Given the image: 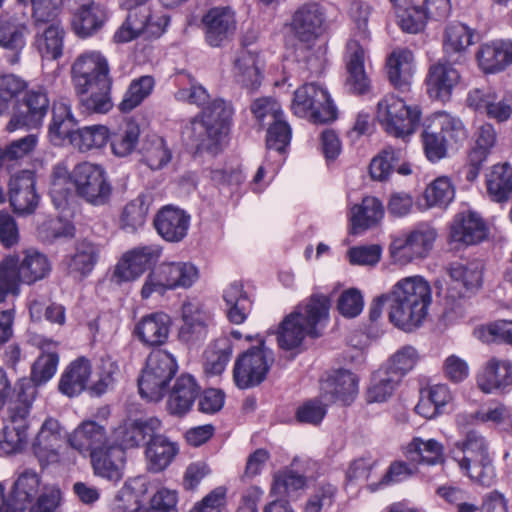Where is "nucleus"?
I'll return each instance as SVG.
<instances>
[{"label": "nucleus", "mask_w": 512, "mask_h": 512, "mask_svg": "<svg viewBox=\"0 0 512 512\" xmlns=\"http://www.w3.org/2000/svg\"><path fill=\"white\" fill-rule=\"evenodd\" d=\"M437 232L428 225H419L415 229L393 238L389 254L395 264L404 266L425 259L433 248Z\"/></svg>", "instance_id": "nucleus-10"}, {"label": "nucleus", "mask_w": 512, "mask_h": 512, "mask_svg": "<svg viewBox=\"0 0 512 512\" xmlns=\"http://www.w3.org/2000/svg\"><path fill=\"white\" fill-rule=\"evenodd\" d=\"M232 115L233 108L229 102L215 99L191 120L183 133L197 149L217 152L225 142Z\"/></svg>", "instance_id": "nucleus-3"}, {"label": "nucleus", "mask_w": 512, "mask_h": 512, "mask_svg": "<svg viewBox=\"0 0 512 512\" xmlns=\"http://www.w3.org/2000/svg\"><path fill=\"white\" fill-rule=\"evenodd\" d=\"M421 111L418 106H409L394 94L385 95L377 104V119L383 129L396 138H406L419 125Z\"/></svg>", "instance_id": "nucleus-6"}, {"label": "nucleus", "mask_w": 512, "mask_h": 512, "mask_svg": "<svg viewBox=\"0 0 512 512\" xmlns=\"http://www.w3.org/2000/svg\"><path fill=\"white\" fill-rule=\"evenodd\" d=\"M434 126L440 131L438 133L450 144V146H457L462 144L468 137L466 128L462 121L445 112H437L434 116Z\"/></svg>", "instance_id": "nucleus-58"}, {"label": "nucleus", "mask_w": 512, "mask_h": 512, "mask_svg": "<svg viewBox=\"0 0 512 512\" xmlns=\"http://www.w3.org/2000/svg\"><path fill=\"white\" fill-rule=\"evenodd\" d=\"M37 395V388L27 379L19 382L17 399L8 409V424L29 430V416L33 402Z\"/></svg>", "instance_id": "nucleus-41"}, {"label": "nucleus", "mask_w": 512, "mask_h": 512, "mask_svg": "<svg viewBox=\"0 0 512 512\" xmlns=\"http://www.w3.org/2000/svg\"><path fill=\"white\" fill-rule=\"evenodd\" d=\"M25 111L15 114L7 125L9 131L35 129L41 126L49 107V99L43 88L29 90L24 98Z\"/></svg>", "instance_id": "nucleus-19"}, {"label": "nucleus", "mask_w": 512, "mask_h": 512, "mask_svg": "<svg viewBox=\"0 0 512 512\" xmlns=\"http://www.w3.org/2000/svg\"><path fill=\"white\" fill-rule=\"evenodd\" d=\"M404 154L402 149L391 146L385 148L370 163L369 171L372 179L387 180L394 167L404 158Z\"/></svg>", "instance_id": "nucleus-60"}, {"label": "nucleus", "mask_w": 512, "mask_h": 512, "mask_svg": "<svg viewBox=\"0 0 512 512\" xmlns=\"http://www.w3.org/2000/svg\"><path fill=\"white\" fill-rule=\"evenodd\" d=\"M92 367L84 357L72 361L64 370L59 380V391L68 396L74 397L85 390L91 377Z\"/></svg>", "instance_id": "nucleus-42"}, {"label": "nucleus", "mask_w": 512, "mask_h": 512, "mask_svg": "<svg viewBox=\"0 0 512 512\" xmlns=\"http://www.w3.org/2000/svg\"><path fill=\"white\" fill-rule=\"evenodd\" d=\"M497 141V134L491 124L481 125L475 134V146L469 153V162L477 168H481L491 153Z\"/></svg>", "instance_id": "nucleus-57"}, {"label": "nucleus", "mask_w": 512, "mask_h": 512, "mask_svg": "<svg viewBox=\"0 0 512 512\" xmlns=\"http://www.w3.org/2000/svg\"><path fill=\"white\" fill-rule=\"evenodd\" d=\"M223 299L227 306V316L234 324H241L245 321L250 308L251 301L243 291L242 284L231 283L223 292Z\"/></svg>", "instance_id": "nucleus-51"}, {"label": "nucleus", "mask_w": 512, "mask_h": 512, "mask_svg": "<svg viewBox=\"0 0 512 512\" xmlns=\"http://www.w3.org/2000/svg\"><path fill=\"white\" fill-rule=\"evenodd\" d=\"M384 216L381 201L373 196L364 197L360 204L354 205L349 214L351 232L359 234L376 226Z\"/></svg>", "instance_id": "nucleus-40"}, {"label": "nucleus", "mask_w": 512, "mask_h": 512, "mask_svg": "<svg viewBox=\"0 0 512 512\" xmlns=\"http://www.w3.org/2000/svg\"><path fill=\"white\" fill-rule=\"evenodd\" d=\"M170 317L163 312H156L142 317L134 328L138 339L149 346L162 345L169 336Z\"/></svg>", "instance_id": "nucleus-33"}, {"label": "nucleus", "mask_w": 512, "mask_h": 512, "mask_svg": "<svg viewBox=\"0 0 512 512\" xmlns=\"http://www.w3.org/2000/svg\"><path fill=\"white\" fill-rule=\"evenodd\" d=\"M233 75L238 84L253 91L261 85L260 60L256 51L243 48L234 60Z\"/></svg>", "instance_id": "nucleus-37"}, {"label": "nucleus", "mask_w": 512, "mask_h": 512, "mask_svg": "<svg viewBox=\"0 0 512 512\" xmlns=\"http://www.w3.org/2000/svg\"><path fill=\"white\" fill-rule=\"evenodd\" d=\"M9 201L18 215H30L38 207L40 196L36 191L34 173L22 171L11 177L9 181Z\"/></svg>", "instance_id": "nucleus-17"}, {"label": "nucleus", "mask_w": 512, "mask_h": 512, "mask_svg": "<svg viewBox=\"0 0 512 512\" xmlns=\"http://www.w3.org/2000/svg\"><path fill=\"white\" fill-rule=\"evenodd\" d=\"M152 199L147 194H140L129 201L122 209L119 226L127 233H135L146 222Z\"/></svg>", "instance_id": "nucleus-47"}, {"label": "nucleus", "mask_w": 512, "mask_h": 512, "mask_svg": "<svg viewBox=\"0 0 512 512\" xmlns=\"http://www.w3.org/2000/svg\"><path fill=\"white\" fill-rule=\"evenodd\" d=\"M63 439L62 428L57 420L49 418L42 424L33 443L34 454L42 466L58 461Z\"/></svg>", "instance_id": "nucleus-23"}, {"label": "nucleus", "mask_w": 512, "mask_h": 512, "mask_svg": "<svg viewBox=\"0 0 512 512\" xmlns=\"http://www.w3.org/2000/svg\"><path fill=\"white\" fill-rule=\"evenodd\" d=\"M358 392V379L348 370H338L321 383L320 397L327 403L350 404Z\"/></svg>", "instance_id": "nucleus-22"}, {"label": "nucleus", "mask_w": 512, "mask_h": 512, "mask_svg": "<svg viewBox=\"0 0 512 512\" xmlns=\"http://www.w3.org/2000/svg\"><path fill=\"white\" fill-rule=\"evenodd\" d=\"M90 459L95 476L113 483L121 481L124 477L126 455L122 447L109 444L94 452Z\"/></svg>", "instance_id": "nucleus-21"}, {"label": "nucleus", "mask_w": 512, "mask_h": 512, "mask_svg": "<svg viewBox=\"0 0 512 512\" xmlns=\"http://www.w3.org/2000/svg\"><path fill=\"white\" fill-rule=\"evenodd\" d=\"M470 296L462 292L455 291V288H449L445 301V308L441 320L446 326L453 325L464 319L467 315Z\"/></svg>", "instance_id": "nucleus-63"}, {"label": "nucleus", "mask_w": 512, "mask_h": 512, "mask_svg": "<svg viewBox=\"0 0 512 512\" xmlns=\"http://www.w3.org/2000/svg\"><path fill=\"white\" fill-rule=\"evenodd\" d=\"M387 297L390 298V322L410 332L426 318L432 302V288L424 277L408 276L397 281Z\"/></svg>", "instance_id": "nucleus-1"}, {"label": "nucleus", "mask_w": 512, "mask_h": 512, "mask_svg": "<svg viewBox=\"0 0 512 512\" xmlns=\"http://www.w3.org/2000/svg\"><path fill=\"white\" fill-rule=\"evenodd\" d=\"M147 482L143 477H134L125 481L109 504L111 512H136L141 497L147 492Z\"/></svg>", "instance_id": "nucleus-43"}, {"label": "nucleus", "mask_w": 512, "mask_h": 512, "mask_svg": "<svg viewBox=\"0 0 512 512\" xmlns=\"http://www.w3.org/2000/svg\"><path fill=\"white\" fill-rule=\"evenodd\" d=\"M140 127L134 121H126L109 136L112 153L117 157L130 155L138 145Z\"/></svg>", "instance_id": "nucleus-52"}, {"label": "nucleus", "mask_w": 512, "mask_h": 512, "mask_svg": "<svg viewBox=\"0 0 512 512\" xmlns=\"http://www.w3.org/2000/svg\"><path fill=\"white\" fill-rule=\"evenodd\" d=\"M365 49L356 40L347 44L346 54V87L356 94H363L369 89L370 81L364 69Z\"/></svg>", "instance_id": "nucleus-29"}, {"label": "nucleus", "mask_w": 512, "mask_h": 512, "mask_svg": "<svg viewBox=\"0 0 512 512\" xmlns=\"http://www.w3.org/2000/svg\"><path fill=\"white\" fill-rule=\"evenodd\" d=\"M477 383L484 393L512 386V363L507 359L491 358L479 373Z\"/></svg>", "instance_id": "nucleus-31"}, {"label": "nucleus", "mask_w": 512, "mask_h": 512, "mask_svg": "<svg viewBox=\"0 0 512 512\" xmlns=\"http://www.w3.org/2000/svg\"><path fill=\"white\" fill-rule=\"evenodd\" d=\"M487 237V226L479 214L472 211L458 213L450 227L452 241L475 245Z\"/></svg>", "instance_id": "nucleus-25"}, {"label": "nucleus", "mask_w": 512, "mask_h": 512, "mask_svg": "<svg viewBox=\"0 0 512 512\" xmlns=\"http://www.w3.org/2000/svg\"><path fill=\"white\" fill-rule=\"evenodd\" d=\"M292 110L298 117H309L314 123L336 118V108L328 92L315 83L304 84L295 91Z\"/></svg>", "instance_id": "nucleus-14"}, {"label": "nucleus", "mask_w": 512, "mask_h": 512, "mask_svg": "<svg viewBox=\"0 0 512 512\" xmlns=\"http://www.w3.org/2000/svg\"><path fill=\"white\" fill-rule=\"evenodd\" d=\"M291 29L301 43L311 48L328 29L324 7L316 2L300 6L293 14Z\"/></svg>", "instance_id": "nucleus-15"}, {"label": "nucleus", "mask_w": 512, "mask_h": 512, "mask_svg": "<svg viewBox=\"0 0 512 512\" xmlns=\"http://www.w3.org/2000/svg\"><path fill=\"white\" fill-rule=\"evenodd\" d=\"M34 45L42 58L56 60L63 54L65 30L58 22L36 25Z\"/></svg>", "instance_id": "nucleus-36"}, {"label": "nucleus", "mask_w": 512, "mask_h": 512, "mask_svg": "<svg viewBox=\"0 0 512 512\" xmlns=\"http://www.w3.org/2000/svg\"><path fill=\"white\" fill-rule=\"evenodd\" d=\"M467 103L479 112L499 122L506 121L512 113L511 106L491 89H473L469 92Z\"/></svg>", "instance_id": "nucleus-32"}, {"label": "nucleus", "mask_w": 512, "mask_h": 512, "mask_svg": "<svg viewBox=\"0 0 512 512\" xmlns=\"http://www.w3.org/2000/svg\"><path fill=\"white\" fill-rule=\"evenodd\" d=\"M27 28L23 24L3 23L0 25V47L11 65L19 63L26 47Z\"/></svg>", "instance_id": "nucleus-46"}, {"label": "nucleus", "mask_w": 512, "mask_h": 512, "mask_svg": "<svg viewBox=\"0 0 512 512\" xmlns=\"http://www.w3.org/2000/svg\"><path fill=\"white\" fill-rule=\"evenodd\" d=\"M199 386L195 379L188 374L177 378L167 400V410L170 414L182 416L192 407L197 395Z\"/></svg>", "instance_id": "nucleus-39"}, {"label": "nucleus", "mask_w": 512, "mask_h": 512, "mask_svg": "<svg viewBox=\"0 0 512 512\" xmlns=\"http://www.w3.org/2000/svg\"><path fill=\"white\" fill-rule=\"evenodd\" d=\"M205 40L211 47L229 41L236 30L235 14L229 7L211 8L202 19Z\"/></svg>", "instance_id": "nucleus-18"}, {"label": "nucleus", "mask_w": 512, "mask_h": 512, "mask_svg": "<svg viewBox=\"0 0 512 512\" xmlns=\"http://www.w3.org/2000/svg\"><path fill=\"white\" fill-rule=\"evenodd\" d=\"M329 307V299L319 294L299 304L280 323L277 333L280 348L292 350L299 347L307 336L319 337L328 322Z\"/></svg>", "instance_id": "nucleus-2"}, {"label": "nucleus", "mask_w": 512, "mask_h": 512, "mask_svg": "<svg viewBox=\"0 0 512 512\" xmlns=\"http://www.w3.org/2000/svg\"><path fill=\"white\" fill-rule=\"evenodd\" d=\"M414 71V56L408 49L394 50L387 60V73L392 85L408 90Z\"/></svg>", "instance_id": "nucleus-44"}, {"label": "nucleus", "mask_w": 512, "mask_h": 512, "mask_svg": "<svg viewBox=\"0 0 512 512\" xmlns=\"http://www.w3.org/2000/svg\"><path fill=\"white\" fill-rule=\"evenodd\" d=\"M41 484L40 475L31 468H20L8 496V505L13 512H23L36 499Z\"/></svg>", "instance_id": "nucleus-20"}, {"label": "nucleus", "mask_w": 512, "mask_h": 512, "mask_svg": "<svg viewBox=\"0 0 512 512\" xmlns=\"http://www.w3.org/2000/svg\"><path fill=\"white\" fill-rule=\"evenodd\" d=\"M232 345L227 339H219L205 351L204 371L209 376H218L226 368L232 356Z\"/></svg>", "instance_id": "nucleus-55"}, {"label": "nucleus", "mask_w": 512, "mask_h": 512, "mask_svg": "<svg viewBox=\"0 0 512 512\" xmlns=\"http://www.w3.org/2000/svg\"><path fill=\"white\" fill-rule=\"evenodd\" d=\"M459 80V72L450 64H434L426 78L428 94L434 99L446 100Z\"/></svg>", "instance_id": "nucleus-38"}, {"label": "nucleus", "mask_w": 512, "mask_h": 512, "mask_svg": "<svg viewBox=\"0 0 512 512\" xmlns=\"http://www.w3.org/2000/svg\"><path fill=\"white\" fill-rule=\"evenodd\" d=\"M161 255L157 245L140 246L127 251L115 267L113 277L117 282L137 279L144 271L154 264Z\"/></svg>", "instance_id": "nucleus-16"}, {"label": "nucleus", "mask_w": 512, "mask_h": 512, "mask_svg": "<svg viewBox=\"0 0 512 512\" xmlns=\"http://www.w3.org/2000/svg\"><path fill=\"white\" fill-rule=\"evenodd\" d=\"M476 58L485 73L503 71L512 64V41L494 40L484 43L479 47Z\"/></svg>", "instance_id": "nucleus-30"}, {"label": "nucleus", "mask_w": 512, "mask_h": 512, "mask_svg": "<svg viewBox=\"0 0 512 512\" xmlns=\"http://www.w3.org/2000/svg\"><path fill=\"white\" fill-rule=\"evenodd\" d=\"M72 82L77 94L89 93L95 85H105L110 77V68L106 57L96 50L79 54L71 66Z\"/></svg>", "instance_id": "nucleus-12"}, {"label": "nucleus", "mask_w": 512, "mask_h": 512, "mask_svg": "<svg viewBox=\"0 0 512 512\" xmlns=\"http://www.w3.org/2000/svg\"><path fill=\"white\" fill-rule=\"evenodd\" d=\"M125 8L128 10L126 19L114 34L117 43L130 42L141 36L158 38L169 24L167 15L154 12L146 3Z\"/></svg>", "instance_id": "nucleus-7"}, {"label": "nucleus", "mask_w": 512, "mask_h": 512, "mask_svg": "<svg viewBox=\"0 0 512 512\" xmlns=\"http://www.w3.org/2000/svg\"><path fill=\"white\" fill-rule=\"evenodd\" d=\"M444 448L441 443L435 439L424 440L414 438L405 448L406 457L413 462H419L427 465L443 464Z\"/></svg>", "instance_id": "nucleus-48"}, {"label": "nucleus", "mask_w": 512, "mask_h": 512, "mask_svg": "<svg viewBox=\"0 0 512 512\" xmlns=\"http://www.w3.org/2000/svg\"><path fill=\"white\" fill-rule=\"evenodd\" d=\"M105 21V12L98 5L90 8L75 9L72 20V27L76 35L81 38H88L98 32Z\"/></svg>", "instance_id": "nucleus-53"}, {"label": "nucleus", "mask_w": 512, "mask_h": 512, "mask_svg": "<svg viewBox=\"0 0 512 512\" xmlns=\"http://www.w3.org/2000/svg\"><path fill=\"white\" fill-rule=\"evenodd\" d=\"M197 278V268L191 263L163 262L146 277L141 296L148 299L154 293L163 295L168 290L189 288Z\"/></svg>", "instance_id": "nucleus-9"}, {"label": "nucleus", "mask_w": 512, "mask_h": 512, "mask_svg": "<svg viewBox=\"0 0 512 512\" xmlns=\"http://www.w3.org/2000/svg\"><path fill=\"white\" fill-rule=\"evenodd\" d=\"M140 152L143 161L152 170H158L166 166L172 158V153L166 141L159 135L149 134L142 142Z\"/></svg>", "instance_id": "nucleus-50"}, {"label": "nucleus", "mask_w": 512, "mask_h": 512, "mask_svg": "<svg viewBox=\"0 0 512 512\" xmlns=\"http://www.w3.org/2000/svg\"><path fill=\"white\" fill-rule=\"evenodd\" d=\"M78 121L73 115L68 99L61 98L53 103L52 118L48 127L50 141L61 145L65 140L70 144L77 131Z\"/></svg>", "instance_id": "nucleus-26"}, {"label": "nucleus", "mask_w": 512, "mask_h": 512, "mask_svg": "<svg viewBox=\"0 0 512 512\" xmlns=\"http://www.w3.org/2000/svg\"><path fill=\"white\" fill-rule=\"evenodd\" d=\"M399 383L398 377H393L387 370L377 371L368 388L367 401L370 403L385 402L393 395Z\"/></svg>", "instance_id": "nucleus-62"}, {"label": "nucleus", "mask_w": 512, "mask_h": 512, "mask_svg": "<svg viewBox=\"0 0 512 512\" xmlns=\"http://www.w3.org/2000/svg\"><path fill=\"white\" fill-rule=\"evenodd\" d=\"M483 269L480 261L450 264L447 268V273L453 282L450 288H455V291L459 288V292L468 296L474 294L482 286Z\"/></svg>", "instance_id": "nucleus-34"}, {"label": "nucleus", "mask_w": 512, "mask_h": 512, "mask_svg": "<svg viewBox=\"0 0 512 512\" xmlns=\"http://www.w3.org/2000/svg\"><path fill=\"white\" fill-rule=\"evenodd\" d=\"M109 130L104 125H91L78 128L71 145L81 152L103 148L109 140Z\"/></svg>", "instance_id": "nucleus-54"}, {"label": "nucleus", "mask_w": 512, "mask_h": 512, "mask_svg": "<svg viewBox=\"0 0 512 512\" xmlns=\"http://www.w3.org/2000/svg\"><path fill=\"white\" fill-rule=\"evenodd\" d=\"M487 192L494 202H506L512 196V167L508 163L494 165L486 178Z\"/></svg>", "instance_id": "nucleus-49"}, {"label": "nucleus", "mask_w": 512, "mask_h": 512, "mask_svg": "<svg viewBox=\"0 0 512 512\" xmlns=\"http://www.w3.org/2000/svg\"><path fill=\"white\" fill-rule=\"evenodd\" d=\"M112 80L107 81L105 85H95L90 94L82 95L81 106L89 113L105 114L113 107L111 97Z\"/></svg>", "instance_id": "nucleus-61"}, {"label": "nucleus", "mask_w": 512, "mask_h": 512, "mask_svg": "<svg viewBox=\"0 0 512 512\" xmlns=\"http://www.w3.org/2000/svg\"><path fill=\"white\" fill-rule=\"evenodd\" d=\"M474 31L463 23H452L444 34V51L447 55L461 54L474 44Z\"/></svg>", "instance_id": "nucleus-56"}, {"label": "nucleus", "mask_w": 512, "mask_h": 512, "mask_svg": "<svg viewBox=\"0 0 512 512\" xmlns=\"http://www.w3.org/2000/svg\"><path fill=\"white\" fill-rule=\"evenodd\" d=\"M98 257V247L90 241L83 240L76 244L74 253L66 256L62 264L68 275L82 279L92 272Z\"/></svg>", "instance_id": "nucleus-35"}, {"label": "nucleus", "mask_w": 512, "mask_h": 512, "mask_svg": "<svg viewBox=\"0 0 512 512\" xmlns=\"http://www.w3.org/2000/svg\"><path fill=\"white\" fill-rule=\"evenodd\" d=\"M455 447L463 454L461 457L453 456L460 470L474 482L491 485L494 467L486 438L480 432L470 430L463 440L456 442Z\"/></svg>", "instance_id": "nucleus-5"}, {"label": "nucleus", "mask_w": 512, "mask_h": 512, "mask_svg": "<svg viewBox=\"0 0 512 512\" xmlns=\"http://www.w3.org/2000/svg\"><path fill=\"white\" fill-rule=\"evenodd\" d=\"M274 362L273 353L265 347L263 341L259 346L246 350L239 355L233 368L235 384L240 389L259 385L266 378Z\"/></svg>", "instance_id": "nucleus-13"}, {"label": "nucleus", "mask_w": 512, "mask_h": 512, "mask_svg": "<svg viewBox=\"0 0 512 512\" xmlns=\"http://www.w3.org/2000/svg\"><path fill=\"white\" fill-rule=\"evenodd\" d=\"M190 216L182 209L166 206L162 208L154 219V226L166 241L179 242L188 232Z\"/></svg>", "instance_id": "nucleus-28"}, {"label": "nucleus", "mask_w": 512, "mask_h": 512, "mask_svg": "<svg viewBox=\"0 0 512 512\" xmlns=\"http://www.w3.org/2000/svg\"><path fill=\"white\" fill-rule=\"evenodd\" d=\"M154 85V78L149 75L134 79L125 92L122 101L119 103V110L127 113L135 109L151 94Z\"/></svg>", "instance_id": "nucleus-59"}, {"label": "nucleus", "mask_w": 512, "mask_h": 512, "mask_svg": "<svg viewBox=\"0 0 512 512\" xmlns=\"http://www.w3.org/2000/svg\"><path fill=\"white\" fill-rule=\"evenodd\" d=\"M178 453V447L163 435L155 433L153 438L147 441L145 455L148 470L161 472L165 470Z\"/></svg>", "instance_id": "nucleus-45"}, {"label": "nucleus", "mask_w": 512, "mask_h": 512, "mask_svg": "<svg viewBox=\"0 0 512 512\" xmlns=\"http://www.w3.org/2000/svg\"><path fill=\"white\" fill-rule=\"evenodd\" d=\"M68 443L80 454H88L90 457L109 445L105 427L95 421H83L70 434Z\"/></svg>", "instance_id": "nucleus-27"}, {"label": "nucleus", "mask_w": 512, "mask_h": 512, "mask_svg": "<svg viewBox=\"0 0 512 512\" xmlns=\"http://www.w3.org/2000/svg\"><path fill=\"white\" fill-rule=\"evenodd\" d=\"M161 429V421L156 417L147 419L127 420L114 432L120 447L132 449L140 446L146 440H151Z\"/></svg>", "instance_id": "nucleus-24"}, {"label": "nucleus", "mask_w": 512, "mask_h": 512, "mask_svg": "<svg viewBox=\"0 0 512 512\" xmlns=\"http://www.w3.org/2000/svg\"><path fill=\"white\" fill-rule=\"evenodd\" d=\"M306 484V477L291 469H285L274 475L271 493L279 498L290 496L293 492L304 489Z\"/></svg>", "instance_id": "nucleus-64"}, {"label": "nucleus", "mask_w": 512, "mask_h": 512, "mask_svg": "<svg viewBox=\"0 0 512 512\" xmlns=\"http://www.w3.org/2000/svg\"><path fill=\"white\" fill-rule=\"evenodd\" d=\"M177 369L176 359L170 353L164 350L150 353L138 380L140 395L148 401L161 400Z\"/></svg>", "instance_id": "nucleus-8"}, {"label": "nucleus", "mask_w": 512, "mask_h": 512, "mask_svg": "<svg viewBox=\"0 0 512 512\" xmlns=\"http://www.w3.org/2000/svg\"><path fill=\"white\" fill-rule=\"evenodd\" d=\"M73 186L77 194L94 206L109 202L112 186L104 168L90 162L77 164L71 172Z\"/></svg>", "instance_id": "nucleus-11"}, {"label": "nucleus", "mask_w": 512, "mask_h": 512, "mask_svg": "<svg viewBox=\"0 0 512 512\" xmlns=\"http://www.w3.org/2000/svg\"><path fill=\"white\" fill-rule=\"evenodd\" d=\"M50 270L47 257L36 250L25 251L21 260L6 257L0 264V303L9 294L18 295L20 283L32 284L45 278Z\"/></svg>", "instance_id": "nucleus-4"}]
</instances>
